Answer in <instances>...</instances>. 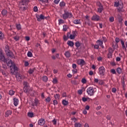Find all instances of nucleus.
<instances>
[{
    "mask_svg": "<svg viewBox=\"0 0 127 127\" xmlns=\"http://www.w3.org/2000/svg\"><path fill=\"white\" fill-rule=\"evenodd\" d=\"M92 20L94 21H99L100 20V16L98 15H94L92 16Z\"/></svg>",
    "mask_w": 127,
    "mask_h": 127,
    "instance_id": "1a4fd4ad",
    "label": "nucleus"
},
{
    "mask_svg": "<svg viewBox=\"0 0 127 127\" xmlns=\"http://www.w3.org/2000/svg\"><path fill=\"white\" fill-rule=\"evenodd\" d=\"M72 68H73V69H76V68H77V64H73Z\"/></svg>",
    "mask_w": 127,
    "mask_h": 127,
    "instance_id": "4d7b16f0",
    "label": "nucleus"
},
{
    "mask_svg": "<svg viewBox=\"0 0 127 127\" xmlns=\"http://www.w3.org/2000/svg\"><path fill=\"white\" fill-rule=\"evenodd\" d=\"M16 27L17 29H18V30H20V29H21V26H20V24H17L16 25Z\"/></svg>",
    "mask_w": 127,
    "mask_h": 127,
    "instance_id": "ea45409f",
    "label": "nucleus"
},
{
    "mask_svg": "<svg viewBox=\"0 0 127 127\" xmlns=\"http://www.w3.org/2000/svg\"><path fill=\"white\" fill-rule=\"evenodd\" d=\"M33 9H34V11H35V12L38 11V10L37 6H34Z\"/></svg>",
    "mask_w": 127,
    "mask_h": 127,
    "instance_id": "680f3d73",
    "label": "nucleus"
},
{
    "mask_svg": "<svg viewBox=\"0 0 127 127\" xmlns=\"http://www.w3.org/2000/svg\"><path fill=\"white\" fill-rule=\"evenodd\" d=\"M117 72L118 74H121L122 72V68H121V67H118L117 69Z\"/></svg>",
    "mask_w": 127,
    "mask_h": 127,
    "instance_id": "bb28decb",
    "label": "nucleus"
},
{
    "mask_svg": "<svg viewBox=\"0 0 127 127\" xmlns=\"http://www.w3.org/2000/svg\"><path fill=\"white\" fill-rule=\"evenodd\" d=\"M23 91L24 93H26V94H31V92H32V88H30V86H29L28 87H25L23 88Z\"/></svg>",
    "mask_w": 127,
    "mask_h": 127,
    "instance_id": "39448f33",
    "label": "nucleus"
},
{
    "mask_svg": "<svg viewBox=\"0 0 127 127\" xmlns=\"http://www.w3.org/2000/svg\"><path fill=\"white\" fill-rule=\"evenodd\" d=\"M11 114H12V112H11V111L10 110H8L6 113H5V117H8V116H9V115H11Z\"/></svg>",
    "mask_w": 127,
    "mask_h": 127,
    "instance_id": "4be33fe9",
    "label": "nucleus"
},
{
    "mask_svg": "<svg viewBox=\"0 0 127 127\" xmlns=\"http://www.w3.org/2000/svg\"><path fill=\"white\" fill-rule=\"evenodd\" d=\"M85 18H86V21H90V19H89V16L86 15L85 16Z\"/></svg>",
    "mask_w": 127,
    "mask_h": 127,
    "instance_id": "69168bd1",
    "label": "nucleus"
},
{
    "mask_svg": "<svg viewBox=\"0 0 127 127\" xmlns=\"http://www.w3.org/2000/svg\"><path fill=\"white\" fill-rule=\"evenodd\" d=\"M29 2V0H22L19 3V7L22 10H25L27 9V4Z\"/></svg>",
    "mask_w": 127,
    "mask_h": 127,
    "instance_id": "f257e3e1",
    "label": "nucleus"
},
{
    "mask_svg": "<svg viewBox=\"0 0 127 127\" xmlns=\"http://www.w3.org/2000/svg\"><path fill=\"white\" fill-rule=\"evenodd\" d=\"M0 60L1 61H2V62H4V63H5L6 62V59L4 57V56L3 54H2V52L0 53Z\"/></svg>",
    "mask_w": 127,
    "mask_h": 127,
    "instance_id": "423d86ee",
    "label": "nucleus"
},
{
    "mask_svg": "<svg viewBox=\"0 0 127 127\" xmlns=\"http://www.w3.org/2000/svg\"><path fill=\"white\" fill-rule=\"evenodd\" d=\"M2 15L4 16V15H6V14L7 13V11L5 9H3L1 11Z\"/></svg>",
    "mask_w": 127,
    "mask_h": 127,
    "instance_id": "5701e85b",
    "label": "nucleus"
},
{
    "mask_svg": "<svg viewBox=\"0 0 127 127\" xmlns=\"http://www.w3.org/2000/svg\"><path fill=\"white\" fill-rule=\"evenodd\" d=\"M86 92L87 94L90 95V96H93L94 93H95V90H94L93 87H90L87 89Z\"/></svg>",
    "mask_w": 127,
    "mask_h": 127,
    "instance_id": "7ed1b4c3",
    "label": "nucleus"
},
{
    "mask_svg": "<svg viewBox=\"0 0 127 127\" xmlns=\"http://www.w3.org/2000/svg\"><path fill=\"white\" fill-rule=\"evenodd\" d=\"M62 103H63V105H64V106H67V105H68V101H66V100H63L62 101Z\"/></svg>",
    "mask_w": 127,
    "mask_h": 127,
    "instance_id": "b1692460",
    "label": "nucleus"
},
{
    "mask_svg": "<svg viewBox=\"0 0 127 127\" xmlns=\"http://www.w3.org/2000/svg\"><path fill=\"white\" fill-rule=\"evenodd\" d=\"M111 72L112 74H116V70H115V69H111Z\"/></svg>",
    "mask_w": 127,
    "mask_h": 127,
    "instance_id": "6e6d98bb",
    "label": "nucleus"
},
{
    "mask_svg": "<svg viewBox=\"0 0 127 127\" xmlns=\"http://www.w3.org/2000/svg\"><path fill=\"white\" fill-rule=\"evenodd\" d=\"M108 52H109V53L113 54V53L114 52V51H113V50L112 49V48H110L108 49Z\"/></svg>",
    "mask_w": 127,
    "mask_h": 127,
    "instance_id": "c03bdc74",
    "label": "nucleus"
},
{
    "mask_svg": "<svg viewBox=\"0 0 127 127\" xmlns=\"http://www.w3.org/2000/svg\"><path fill=\"white\" fill-rule=\"evenodd\" d=\"M3 37H4V35H3V34L2 32L0 31V39L2 40L3 39Z\"/></svg>",
    "mask_w": 127,
    "mask_h": 127,
    "instance_id": "c756f323",
    "label": "nucleus"
},
{
    "mask_svg": "<svg viewBox=\"0 0 127 127\" xmlns=\"http://www.w3.org/2000/svg\"><path fill=\"white\" fill-rule=\"evenodd\" d=\"M115 41L116 42V45L118 46V43L120 42V38H116Z\"/></svg>",
    "mask_w": 127,
    "mask_h": 127,
    "instance_id": "473e14b6",
    "label": "nucleus"
},
{
    "mask_svg": "<svg viewBox=\"0 0 127 127\" xmlns=\"http://www.w3.org/2000/svg\"><path fill=\"white\" fill-rule=\"evenodd\" d=\"M81 82L83 84H86V83H87V80H86L85 78H82Z\"/></svg>",
    "mask_w": 127,
    "mask_h": 127,
    "instance_id": "a19ab883",
    "label": "nucleus"
},
{
    "mask_svg": "<svg viewBox=\"0 0 127 127\" xmlns=\"http://www.w3.org/2000/svg\"><path fill=\"white\" fill-rule=\"evenodd\" d=\"M120 5V3L118 2H115L114 4V6H116V7H118Z\"/></svg>",
    "mask_w": 127,
    "mask_h": 127,
    "instance_id": "09e8293b",
    "label": "nucleus"
},
{
    "mask_svg": "<svg viewBox=\"0 0 127 127\" xmlns=\"http://www.w3.org/2000/svg\"><path fill=\"white\" fill-rule=\"evenodd\" d=\"M112 54L111 53H108V58H112Z\"/></svg>",
    "mask_w": 127,
    "mask_h": 127,
    "instance_id": "13d9d810",
    "label": "nucleus"
},
{
    "mask_svg": "<svg viewBox=\"0 0 127 127\" xmlns=\"http://www.w3.org/2000/svg\"><path fill=\"white\" fill-rule=\"evenodd\" d=\"M61 23H64V20L62 19H60L59 20V24H61Z\"/></svg>",
    "mask_w": 127,
    "mask_h": 127,
    "instance_id": "8fccbe9b",
    "label": "nucleus"
},
{
    "mask_svg": "<svg viewBox=\"0 0 127 127\" xmlns=\"http://www.w3.org/2000/svg\"><path fill=\"white\" fill-rule=\"evenodd\" d=\"M78 64H79V65H84L86 63L85 62L84 60H80L78 62Z\"/></svg>",
    "mask_w": 127,
    "mask_h": 127,
    "instance_id": "aec40b11",
    "label": "nucleus"
},
{
    "mask_svg": "<svg viewBox=\"0 0 127 127\" xmlns=\"http://www.w3.org/2000/svg\"><path fill=\"white\" fill-rule=\"evenodd\" d=\"M109 20H110V22H113V21H114V20H115V18H114V17H111L109 18Z\"/></svg>",
    "mask_w": 127,
    "mask_h": 127,
    "instance_id": "de8ad7c7",
    "label": "nucleus"
},
{
    "mask_svg": "<svg viewBox=\"0 0 127 127\" xmlns=\"http://www.w3.org/2000/svg\"><path fill=\"white\" fill-rule=\"evenodd\" d=\"M67 44L68 46H70V47H73V46H74V42L71 41H68Z\"/></svg>",
    "mask_w": 127,
    "mask_h": 127,
    "instance_id": "2eb2a0df",
    "label": "nucleus"
},
{
    "mask_svg": "<svg viewBox=\"0 0 127 127\" xmlns=\"http://www.w3.org/2000/svg\"><path fill=\"white\" fill-rule=\"evenodd\" d=\"M8 51H9V48L8 47V46H6L5 47V52H8Z\"/></svg>",
    "mask_w": 127,
    "mask_h": 127,
    "instance_id": "f704fd0d",
    "label": "nucleus"
},
{
    "mask_svg": "<svg viewBox=\"0 0 127 127\" xmlns=\"http://www.w3.org/2000/svg\"><path fill=\"white\" fill-rule=\"evenodd\" d=\"M36 17L37 18L38 21H41V20L44 19H47V17L44 16L43 14L41 15H36Z\"/></svg>",
    "mask_w": 127,
    "mask_h": 127,
    "instance_id": "20e7f679",
    "label": "nucleus"
},
{
    "mask_svg": "<svg viewBox=\"0 0 127 127\" xmlns=\"http://www.w3.org/2000/svg\"><path fill=\"white\" fill-rule=\"evenodd\" d=\"M73 23H74V24H81V22H80L79 19H75L73 21Z\"/></svg>",
    "mask_w": 127,
    "mask_h": 127,
    "instance_id": "412c9836",
    "label": "nucleus"
},
{
    "mask_svg": "<svg viewBox=\"0 0 127 127\" xmlns=\"http://www.w3.org/2000/svg\"><path fill=\"white\" fill-rule=\"evenodd\" d=\"M71 83L72 84H73V85H76V80H71Z\"/></svg>",
    "mask_w": 127,
    "mask_h": 127,
    "instance_id": "774afa93",
    "label": "nucleus"
},
{
    "mask_svg": "<svg viewBox=\"0 0 127 127\" xmlns=\"http://www.w3.org/2000/svg\"><path fill=\"white\" fill-rule=\"evenodd\" d=\"M55 99H56V100H58V99H59L60 98V95H59V94H57L55 95Z\"/></svg>",
    "mask_w": 127,
    "mask_h": 127,
    "instance_id": "79ce46f5",
    "label": "nucleus"
},
{
    "mask_svg": "<svg viewBox=\"0 0 127 127\" xmlns=\"http://www.w3.org/2000/svg\"><path fill=\"white\" fill-rule=\"evenodd\" d=\"M14 39L16 41H18V40H19V37L15 36V37H14Z\"/></svg>",
    "mask_w": 127,
    "mask_h": 127,
    "instance_id": "864d4df0",
    "label": "nucleus"
},
{
    "mask_svg": "<svg viewBox=\"0 0 127 127\" xmlns=\"http://www.w3.org/2000/svg\"><path fill=\"white\" fill-rule=\"evenodd\" d=\"M75 45L76 47H77L78 48L80 47V46H81V44H80V42L77 41V42H75Z\"/></svg>",
    "mask_w": 127,
    "mask_h": 127,
    "instance_id": "cd10ccee",
    "label": "nucleus"
},
{
    "mask_svg": "<svg viewBox=\"0 0 127 127\" xmlns=\"http://www.w3.org/2000/svg\"><path fill=\"white\" fill-rule=\"evenodd\" d=\"M46 101L47 103L49 102H50V101H51V98H50V97H48L46 98Z\"/></svg>",
    "mask_w": 127,
    "mask_h": 127,
    "instance_id": "a18cd8bd",
    "label": "nucleus"
},
{
    "mask_svg": "<svg viewBox=\"0 0 127 127\" xmlns=\"http://www.w3.org/2000/svg\"><path fill=\"white\" fill-rule=\"evenodd\" d=\"M71 120L73 121L74 123H76V122L78 121V120L76 119L75 117H74L73 118H71Z\"/></svg>",
    "mask_w": 127,
    "mask_h": 127,
    "instance_id": "49530a36",
    "label": "nucleus"
},
{
    "mask_svg": "<svg viewBox=\"0 0 127 127\" xmlns=\"http://www.w3.org/2000/svg\"><path fill=\"white\" fill-rule=\"evenodd\" d=\"M13 101L14 106L16 107L18 105V99L15 98L13 99Z\"/></svg>",
    "mask_w": 127,
    "mask_h": 127,
    "instance_id": "dca6fc26",
    "label": "nucleus"
},
{
    "mask_svg": "<svg viewBox=\"0 0 127 127\" xmlns=\"http://www.w3.org/2000/svg\"><path fill=\"white\" fill-rule=\"evenodd\" d=\"M6 54L7 55V56H8L9 57H10V58L13 57V54L10 51H9L6 52Z\"/></svg>",
    "mask_w": 127,
    "mask_h": 127,
    "instance_id": "f8f14e48",
    "label": "nucleus"
},
{
    "mask_svg": "<svg viewBox=\"0 0 127 127\" xmlns=\"http://www.w3.org/2000/svg\"><path fill=\"white\" fill-rule=\"evenodd\" d=\"M74 127H82V124L78 123L74 124Z\"/></svg>",
    "mask_w": 127,
    "mask_h": 127,
    "instance_id": "393cba45",
    "label": "nucleus"
},
{
    "mask_svg": "<svg viewBox=\"0 0 127 127\" xmlns=\"http://www.w3.org/2000/svg\"><path fill=\"white\" fill-rule=\"evenodd\" d=\"M38 103H39L38 99L36 98L34 100V103L32 104V107H34V106H37V105H38Z\"/></svg>",
    "mask_w": 127,
    "mask_h": 127,
    "instance_id": "4468645a",
    "label": "nucleus"
},
{
    "mask_svg": "<svg viewBox=\"0 0 127 127\" xmlns=\"http://www.w3.org/2000/svg\"><path fill=\"white\" fill-rule=\"evenodd\" d=\"M82 100L83 101V102H87V98L86 97H83L82 99Z\"/></svg>",
    "mask_w": 127,
    "mask_h": 127,
    "instance_id": "0e129e2a",
    "label": "nucleus"
},
{
    "mask_svg": "<svg viewBox=\"0 0 127 127\" xmlns=\"http://www.w3.org/2000/svg\"><path fill=\"white\" fill-rule=\"evenodd\" d=\"M118 19L120 23H122V22H123V18H122V17L121 16H118Z\"/></svg>",
    "mask_w": 127,
    "mask_h": 127,
    "instance_id": "72a5a7b5",
    "label": "nucleus"
},
{
    "mask_svg": "<svg viewBox=\"0 0 127 127\" xmlns=\"http://www.w3.org/2000/svg\"><path fill=\"white\" fill-rule=\"evenodd\" d=\"M53 104L54 105H57L58 104V102L57 101V100H55L53 101Z\"/></svg>",
    "mask_w": 127,
    "mask_h": 127,
    "instance_id": "bf43d9fd",
    "label": "nucleus"
},
{
    "mask_svg": "<svg viewBox=\"0 0 127 127\" xmlns=\"http://www.w3.org/2000/svg\"><path fill=\"white\" fill-rule=\"evenodd\" d=\"M45 124V120L43 119H40L38 121V125L39 126H43Z\"/></svg>",
    "mask_w": 127,
    "mask_h": 127,
    "instance_id": "9b49d317",
    "label": "nucleus"
},
{
    "mask_svg": "<svg viewBox=\"0 0 127 127\" xmlns=\"http://www.w3.org/2000/svg\"><path fill=\"white\" fill-rule=\"evenodd\" d=\"M42 80L43 81V82H46L47 81H48V77L46 76H43L42 77Z\"/></svg>",
    "mask_w": 127,
    "mask_h": 127,
    "instance_id": "a211bd4d",
    "label": "nucleus"
},
{
    "mask_svg": "<svg viewBox=\"0 0 127 127\" xmlns=\"http://www.w3.org/2000/svg\"><path fill=\"white\" fill-rule=\"evenodd\" d=\"M14 94V91H13L12 90H10L9 91V95H10V96H12V95H13Z\"/></svg>",
    "mask_w": 127,
    "mask_h": 127,
    "instance_id": "58836bf2",
    "label": "nucleus"
},
{
    "mask_svg": "<svg viewBox=\"0 0 127 127\" xmlns=\"http://www.w3.org/2000/svg\"><path fill=\"white\" fill-rule=\"evenodd\" d=\"M67 28H68V26L66 25H64L63 26V30L64 31H67Z\"/></svg>",
    "mask_w": 127,
    "mask_h": 127,
    "instance_id": "2f4dec72",
    "label": "nucleus"
},
{
    "mask_svg": "<svg viewBox=\"0 0 127 127\" xmlns=\"http://www.w3.org/2000/svg\"><path fill=\"white\" fill-rule=\"evenodd\" d=\"M69 35H70V32H68L67 33V36L64 35L63 39L64 40V41H67V40H68V38H69Z\"/></svg>",
    "mask_w": 127,
    "mask_h": 127,
    "instance_id": "ddd939ff",
    "label": "nucleus"
},
{
    "mask_svg": "<svg viewBox=\"0 0 127 127\" xmlns=\"http://www.w3.org/2000/svg\"><path fill=\"white\" fill-rule=\"evenodd\" d=\"M99 70L100 74L104 76L105 75V67L104 66H101L99 67Z\"/></svg>",
    "mask_w": 127,
    "mask_h": 127,
    "instance_id": "6e6552de",
    "label": "nucleus"
},
{
    "mask_svg": "<svg viewBox=\"0 0 127 127\" xmlns=\"http://www.w3.org/2000/svg\"><path fill=\"white\" fill-rule=\"evenodd\" d=\"M27 56L28 57H32V56H33V55H32V53L29 51L27 53Z\"/></svg>",
    "mask_w": 127,
    "mask_h": 127,
    "instance_id": "7c9ffc66",
    "label": "nucleus"
},
{
    "mask_svg": "<svg viewBox=\"0 0 127 127\" xmlns=\"http://www.w3.org/2000/svg\"><path fill=\"white\" fill-rule=\"evenodd\" d=\"M5 63H6L7 66H9L10 68H11V67H13V63L12 62V61L10 60L8 63H7V59H6V62H5Z\"/></svg>",
    "mask_w": 127,
    "mask_h": 127,
    "instance_id": "9d476101",
    "label": "nucleus"
},
{
    "mask_svg": "<svg viewBox=\"0 0 127 127\" xmlns=\"http://www.w3.org/2000/svg\"><path fill=\"white\" fill-rule=\"evenodd\" d=\"M62 97L63 98H64V97H67V94L66 93V92H64L63 94H62Z\"/></svg>",
    "mask_w": 127,
    "mask_h": 127,
    "instance_id": "052dcab7",
    "label": "nucleus"
},
{
    "mask_svg": "<svg viewBox=\"0 0 127 127\" xmlns=\"http://www.w3.org/2000/svg\"><path fill=\"white\" fill-rule=\"evenodd\" d=\"M34 70H35V68L30 69L28 70V73L29 74H32V73H33V72H34Z\"/></svg>",
    "mask_w": 127,
    "mask_h": 127,
    "instance_id": "a878e982",
    "label": "nucleus"
},
{
    "mask_svg": "<svg viewBox=\"0 0 127 127\" xmlns=\"http://www.w3.org/2000/svg\"><path fill=\"white\" fill-rule=\"evenodd\" d=\"M22 75L20 74V73H17L16 75V79L18 82H20L21 81H22V78H23Z\"/></svg>",
    "mask_w": 127,
    "mask_h": 127,
    "instance_id": "0eeeda50",
    "label": "nucleus"
},
{
    "mask_svg": "<svg viewBox=\"0 0 127 127\" xmlns=\"http://www.w3.org/2000/svg\"><path fill=\"white\" fill-rule=\"evenodd\" d=\"M57 82H58V80L56 78H54L53 79V83H54V84H56V83H57Z\"/></svg>",
    "mask_w": 127,
    "mask_h": 127,
    "instance_id": "e2e57ef3",
    "label": "nucleus"
},
{
    "mask_svg": "<svg viewBox=\"0 0 127 127\" xmlns=\"http://www.w3.org/2000/svg\"><path fill=\"white\" fill-rule=\"evenodd\" d=\"M97 43H98L99 45H100V46L103 45V41H102L101 40H98L97 41Z\"/></svg>",
    "mask_w": 127,
    "mask_h": 127,
    "instance_id": "4c0bfd02",
    "label": "nucleus"
},
{
    "mask_svg": "<svg viewBox=\"0 0 127 127\" xmlns=\"http://www.w3.org/2000/svg\"><path fill=\"white\" fill-rule=\"evenodd\" d=\"M98 6H99L100 8H103V5L100 2L98 4Z\"/></svg>",
    "mask_w": 127,
    "mask_h": 127,
    "instance_id": "338daca9",
    "label": "nucleus"
},
{
    "mask_svg": "<svg viewBox=\"0 0 127 127\" xmlns=\"http://www.w3.org/2000/svg\"><path fill=\"white\" fill-rule=\"evenodd\" d=\"M72 72H73V74H76V73H78V70H77V69H73Z\"/></svg>",
    "mask_w": 127,
    "mask_h": 127,
    "instance_id": "603ef678",
    "label": "nucleus"
},
{
    "mask_svg": "<svg viewBox=\"0 0 127 127\" xmlns=\"http://www.w3.org/2000/svg\"><path fill=\"white\" fill-rule=\"evenodd\" d=\"M68 38L70 39H75V36L73 35L70 34L69 36H68Z\"/></svg>",
    "mask_w": 127,
    "mask_h": 127,
    "instance_id": "e433bc0d",
    "label": "nucleus"
},
{
    "mask_svg": "<svg viewBox=\"0 0 127 127\" xmlns=\"http://www.w3.org/2000/svg\"><path fill=\"white\" fill-rule=\"evenodd\" d=\"M23 85H24V88H27L29 86V83H28V82H27V81H23Z\"/></svg>",
    "mask_w": 127,
    "mask_h": 127,
    "instance_id": "f3484780",
    "label": "nucleus"
},
{
    "mask_svg": "<svg viewBox=\"0 0 127 127\" xmlns=\"http://www.w3.org/2000/svg\"><path fill=\"white\" fill-rule=\"evenodd\" d=\"M28 116L30 118H32L33 117V113H28Z\"/></svg>",
    "mask_w": 127,
    "mask_h": 127,
    "instance_id": "c9c22d12",
    "label": "nucleus"
},
{
    "mask_svg": "<svg viewBox=\"0 0 127 127\" xmlns=\"http://www.w3.org/2000/svg\"><path fill=\"white\" fill-rule=\"evenodd\" d=\"M60 5V6H64L65 2L64 1L61 2Z\"/></svg>",
    "mask_w": 127,
    "mask_h": 127,
    "instance_id": "37998d69",
    "label": "nucleus"
},
{
    "mask_svg": "<svg viewBox=\"0 0 127 127\" xmlns=\"http://www.w3.org/2000/svg\"><path fill=\"white\" fill-rule=\"evenodd\" d=\"M64 55L66 57V58H69V57L71 56V54H70V52L69 51H66Z\"/></svg>",
    "mask_w": 127,
    "mask_h": 127,
    "instance_id": "6ab92c4d",
    "label": "nucleus"
},
{
    "mask_svg": "<svg viewBox=\"0 0 127 127\" xmlns=\"http://www.w3.org/2000/svg\"><path fill=\"white\" fill-rule=\"evenodd\" d=\"M52 123L54 124V125H56L57 123V120H56V119H54L53 121H52Z\"/></svg>",
    "mask_w": 127,
    "mask_h": 127,
    "instance_id": "3c124183",
    "label": "nucleus"
},
{
    "mask_svg": "<svg viewBox=\"0 0 127 127\" xmlns=\"http://www.w3.org/2000/svg\"><path fill=\"white\" fill-rule=\"evenodd\" d=\"M13 67L14 72H16L18 69L17 66L14 64H13Z\"/></svg>",
    "mask_w": 127,
    "mask_h": 127,
    "instance_id": "c85d7f7f",
    "label": "nucleus"
},
{
    "mask_svg": "<svg viewBox=\"0 0 127 127\" xmlns=\"http://www.w3.org/2000/svg\"><path fill=\"white\" fill-rule=\"evenodd\" d=\"M112 92L113 93H116V92H117V89L116 88H113L112 89Z\"/></svg>",
    "mask_w": 127,
    "mask_h": 127,
    "instance_id": "5fc2aeb1",
    "label": "nucleus"
},
{
    "mask_svg": "<svg viewBox=\"0 0 127 127\" xmlns=\"http://www.w3.org/2000/svg\"><path fill=\"white\" fill-rule=\"evenodd\" d=\"M73 15H72V13L67 12L64 10V13L63 14V18L64 20L67 19V18H71Z\"/></svg>",
    "mask_w": 127,
    "mask_h": 127,
    "instance_id": "f03ea898",
    "label": "nucleus"
}]
</instances>
